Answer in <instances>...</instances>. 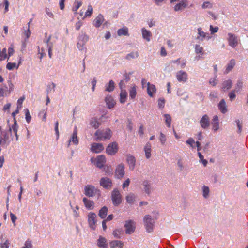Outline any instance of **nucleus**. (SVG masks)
I'll list each match as a JSON object with an SVG mask.
<instances>
[{
    "mask_svg": "<svg viewBox=\"0 0 248 248\" xmlns=\"http://www.w3.org/2000/svg\"><path fill=\"white\" fill-rule=\"evenodd\" d=\"M95 136H96L97 140H109L112 136V132L109 128L103 130H98L95 133Z\"/></svg>",
    "mask_w": 248,
    "mask_h": 248,
    "instance_id": "f257e3e1",
    "label": "nucleus"
},
{
    "mask_svg": "<svg viewBox=\"0 0 248 248\" xmlns=\"http://www.w3.org/2000/svg\"><path fill=\"white\" fill-rule=\"evenodd\" d=\"M84 194L86 196L93 197L96 195H100V191L93 186L88 185L84 187Z\"/></svg>",
    "mask_w": 248,
    "mask_h": 248,
    "instance_id": "f03ea898",
    "label": "nucleus"
},
{
    "mask_svg": "<svg viewBox=\"0 0 248 248\" xmlns=\"http://www.w3.org/2000/svg\"><path fill=\"white\" fill-rule=\"evenodd\" d=\"M143 221L146 231L148 232H151L153 231L155 225L154 220L149 215H146L143 218Z\"/></svg>",
    "mask_w": 248,
    "mask_h": 248,
    "instance_id": "7ed1b4c3",
    "label": "nucleus"
},
{
    "mask_svg": "<svg viewBox=\"0 0 248 248\" xmlns=\"http://www.w3.org/2000/svg\"><path fill=\"white\" fill-rule=\"evenodd\" d=\"M111 200L113 205L118 206L122 202V196L117 189H114L111 192Z\"/></svg>",
    "mask_w": 248,
    "mask_h": 248,
    "instance_id": "20e7f679",
    "label": "nucleus"
},
{
    "mask_svg": "<svg viewBox=\"0 0 248 248\" xmlns=\"http://www.w3.org/2000/svg\"><path fill=\"white\" fill-rule=\"evenodd\" d=\"M124 227L125 228V231L126 234H132L135 230V222L132 220H126L125 222Z\"/></svg>",
    "mask_w": 248,
    "mask_h": 248,
    "instance_id": "39448f33",
    "label": "nucleus"
},
{
    "mask_svg": "<svg viewBox=\"0 0 248 248\" xmlns=\"http://www.w3.org/2000/svg\"><path fill=\"white\" fill-rule=\"evenodd\" d=\"M118 151V144L116 142L110 143L106 148V153L109 155H114Z\"/></svg>",
    "mask_w": 248,
    "mask_h": 248,
    "instance_id": "423d86ee",
    "label": "nucleus"
},
{
    "mask_svg": "<svg viewBox=\"0 0 248 248\" xmlns=\"http://www.w3.org/2000/svg\"><path fill=\"white\" fill-rule=\"evenodd\" d=\"M88 222L89 225L93 230H95L96 223V215L93 212H90L88 214Z\"/></svg>",
    "mask_w": 248,
    "mask_h": 248,
    "instance_id": "0eeeda50",
    "label": "nucleus"
},
{
    "mask_svg": "<svg viewBox=\"0 0 248 248\" xmlns=\"http://www.w3.org/2000/svg\"><path fill=\"white\" fill-rule=\"evenodd\" d=\"M100 185L105 189H110L112 186V181L108 177H103L100 180Z\"/></svg>",
    "mask_w": 248,
    "mask_h": 248,
    "instance_id": "6e6552de",
    "label": "nucleus"
},
{
    "mask_svg": "<svg viewBox=\"0 0 248 248\" xmlns=\"http://www.w3.org/2000/svg\"><path fill=\"white\" fill-rule=\"evenodd\" d=\"M115 173L116 177L118 179H121L124 177L125 173L124 164L121 163L117 166Z\"/></svg>",
    "mask_w": 248,
    "mask_h": 248,
    "instance_id": "1a4fd4ad",
    "label": "nucleus"
},
{
    "mask_svg": "<svg viewBox=\"0 0 248 248\" xmlns=\"http://www.w3.org/2000/svg\"><path fill=\"white\" fill-rule=\"evenodd\" d=\"M228 41L229 43V45L234 48L238 45V39L237 37L233 34L229 33L228 34Z\"/></svg>",
    "mask_w": 248,
    "mask_h": 248,
    "instance_id": "9d476101",
    "label": "nucleus"
},
{
    "mask_svg": "<svg viewBox=\"0 0 248 248\" xmlns=\"http://www.w3.org/2000/svg\"><path fill=\"white\" fill-rule=\"evenodd\" d=\"M177 80L180 82H186L188 79L186 72L181 70L177 72L176 75Z\"/></svg>",
    "mask_w": 248,
    "mask_h": 248,
    "instance_id": "9b49d317",
    "label": "nucleus"
},
{
    "mask_svg": "<svg viewBox=\"0 0 248 248\" xmlns=\"http://www.w3.org/2000/svg\"><path fill=\"white\" fill-rule=\"evenodd\" d=\"M201 126L203 129H206L210 126V119L207 114L204 115L200 121Z\"/></svg>",
    "mask_w": 248,
    "mask_h": 248,
    "instance_id": "f8f14e48",
    "label": "nucleus"
},
{
    "mask_svg": "<svg viewBox=\"0 0 248 248\" xmlns=\"http://www.w3.org/2000/svg\"><path fill=\"white\" fill-rule=\"evenodd\" d=\"M71 142H72L75 145H78V128L77 126L74 127L72 135L69 140V143L68 144V147L69 146Z\"/></svg>",
    "mask_w": 248,
    "mask_h": 248,
    "instance_id": "ddd939ff",
    "label": "nucleus"
},
{
    "mask_svg": "<svg viewBox=\"0 0 248 248\" xmlns=\"http://www.w3.org/2000/svg\"><path fill=\"white\" fill-rule=\"evenodd\" d=\"M103 149L104 147L102 143H93L91 145V150L93 153H99Z\"/></svg>",
    "mask_w": 248,
    "mask_h": 248,
    "instance_id": "4468645a",
    "label": "nucleus"
},
{
    "mask_svg": "<svg viewBox=\"0 0 248 248\" xmlns=\"http://www.w3.org/2000/svg\"><path fill=\"white\" fill-rule=\"evenodd\" d=\"M95 160H96L95 165L96 167L99 168H102L106 163V158L103 155L98 156L95 159Z\"/></svg>",
    "mask_w": 248,
    "mask_h": 248,
    "instance_id": "2eb2a0df",
    "label": "nucleus"
},
{
    "mask_svg": "<svg viewBox=\"0 0 248 248\" xmlns=\"http://www.w3.org/2000/svg\"><path fill=\"white\" fill-rule=\"evenodd\" d=\"M83 202L86 209L93 210L94 207V203L93 201L89 200L86 197L83 198Z\"/></svg>",
    "mask_w": 248,
    "mask_h": 248,
    "instance_id": "dca6fc26",
    "label": "nucleus"
},
{
    "mask_svg": "<svg viewBox=\"0 0 248 248\" xmlns=\"http://www.w3.org/2000/svg\"><path fill=\"white\" fill-rule=\"evenodd\" d=\"M188 3L186 0H181L174 7L175 11H181L187 6Z\"/></svg>",
    "mask_w": 248,
    "mask_h": 248,
    "instance_id": "f3484780",
    "label": "nucleus"
},
{
    "mask_svg": "<svg viewBox=\"0 0 248 248\" xmlns=\"http://www.w3.org/2000/svg\"><path fill=\"white\" fill-rule=\"evenodd\" d=\"M97 245L100 248H108V247L107 239L101 236H100L97 240Z\"/></svg>",
    "mask_w": 248,
    "mask_h": 248,
    "instance_id": "a211bd4d",
    "label": "nucleus"
},
{
    "mask_svg": "<svg viewBox=\"0 0 248 248\" xmlns=\"http://www.w3.org/2000/svg\"><path fill=\"white\" fill-rule=\"evenodd\" d=\"M105 100L107 107L109 109L113 108L116 104V102L113 97L110 95H107L106 97Z\"/></svg>",
    "mask_w": 248,
    "mask_h": 248,
    "instance_id": "6ab92c4d",
    "label": "nucleus"
},
{
    "mask_svg": "<svg viewBox=\"0 0 248 248\" xmlns=\"http://www.w3.org/2000/svg\"><path fill=\"white\" fill-rule=\"evenodd\" d=\"M104 21V16L102 14H99L93 22V25L96 28L100 27Z\"/></svg>",
    "mask_w": 248,
    "mask_h": 248,
    "instance_id": "aec40b11",
    "label": "nucleus"
},
{
    "mask_svg": "<svg viewBox=\"0 0 248 248\" xmlns=\"http://www.w3.org/2000/svg\"><path fill=\"white\" fill-rule=\"evenodd\" d=\"M142 185L143 186V189L145 192L147 194L150 195L152 190V186L150 182L149 181L145 180L143 181Z\"/></svg>",
    "mask_w": 248,
    "mask_h": 248,
    "instance_id": "412c9836",
    "label": "nucleus"
},
{
    "mask_svg": "<svg viewBox=\"0 0 248 248\" xmlns=\"http://www.w3.org/2000/svg\"><path fill=\"white\" fill-rule=\"evenodd\" d=\"M9 139V136L5 131L0 130V145H4Z\"/></svg>",
    "mask_w": 248,
    "mask_h": 248,
    "instance_id": "4be33fe9",
    "label": "nucleus"
},
{
    "mask_svg": "<svg viewBox=\"0 0 248 248\" xmlns=\"http://www.w3.org/2000/svg\"><path fill=\"white\" fill-rule=\"evenodd\" d=\"M110 248H122L124 243L121 241L113 240L109 243Z\"/></svg>",
    "mask_w": 248,
    "mask_h": 248,
    "instance_id": "5701e85b",
    "label": "nucleus"
},
{
    "mask_svg": "<svg viewBox=\"0 0 248 248\" xmlns=\"http://www.w3.org/2000/svg\"><path fill=\"white\" fill-rule=\"evenodd\" d=\"M17 129H18V125L16 120H15V122L14 123V124L12 126V127H9V131L10 133L13 132L15 134L16 137V140H18V136L17 135Z\"/></svg>",
    "mask_w": 248,
    "mask_h": 248,
    "instance_id": "b1692460",
    "label": "nucleus"
},
{
    "mask_svg": "<svg viewBox=\"0 0 248 248\" xmlns=\"http://www.w3.org/2000/svg\"><path fill=\"white\" fill-rule=\"evenodd\" d=\"M147 84L148 94L150 97H153L154 93L156 92L155 86L153 84H150V82H148Z\"/></svg>",
    "mask_w": 248,
    "mask_h": 248,
    "instance_id": "393cba45",
    "label": "nucleus"
},
{
    "mask_svg": "<svg viewBox=\"0 0 248 248\" xmlns=\"http://www.w3.org/2000/svg\"><path fill=\"white\" fill-rule=\"evenodd\" d=\"M126 160L129 165V169L133 170L135 166V158L132 155L128 156Z\"/></svg>",
    "mask_w": 248,
    "mask_h": 248,
    "instance_id": "a878e982",
    "label": "nucleus"
},
{
    "mask_svg": "<svg viewBox=\"0 0 248 248\" xmlns=\"http://www.w3.org/2000/svg\"><path fill=\"white\" fill-rule=\"evenodd\" d=\"M218 109L222 113L224 114L227 111V106L224 99L221 100L218 105Z\"/></svg>",
    "mask_w": 248,
    "mask_h": 248,
    "instance_id": "bb28decb",
    "label": "nucleus"
},
{
    "mask_svg": "<svg viewBox=\"0 0 248 248\" xmlns=\"http://www.w3.org/2000/svg\"><path fill=\"white\" fill-rule=\"evenodd\" d=\"M151 144L150 142H147L144 148V150L145 153L146 157L149 159L151 156Z\"/></svg>",
    "mask_w": 248,
    "mask_h": 248,
    "instance_id": "cd10ccee",
    "label": "nucleus"
},
{
    "mask_svg": "<svg viewBox=\"0 0 248 248\" xmlns=\"http://www.w3.org/2000/svg\"><path fill=\"white\" fill-rule=\"evenodd\" d=\"M142 34L143 38L147 41L149 42L150 41L151 37L152 36V33L149 31L147 30L145 28H142Z\"/></svg>",
    "mask_w": 248,
    "mask_h": 248,
    "instance_id": "c85d7f7f",
    "label": "nucleus"
},
{
    "mask_svg": "<svg viewBox=\"0 0 248 248\" xmlns=\"http://www.w3.org/2000/svg\"><path fill=\"white\" fill-rule=\"evenodd\" d=\"M198 34L196 39L200 41H202L204 38L206 37L207 33L202 31L201 28H198Z\"/></svg>",
    "mask_w": 248,
    "mask_h": 248,
    "instance_id": "c756f323",
    "label": "nucleus"
},
{
    "mask_svg": "<svg viewBox=\"0 0 248 248\" xmlns=\"http://www.w3.org/2000/svg\"><path fill=\"white\" fill-rule=\"evenodd\" d=\"M232 82L231 79L225 80L222 83V89L224 91L228 90L232 87Z\"/></svg>",
    "mask_w": 248,
    "mask_h": 248,
    "instance_id": "7c9ffc66",
    "label": "nucleus"
},
{
    "mask_svg": "<svg viewBox=\"0 0 248 248\" xmlns=\"http://www.w3.org/2000/svg\"><path fill=\"white\" fill-rule=\"evenodd\" d=\"M108 208L106 206H104L102 208H101L98 213V215L100 217V218L102 219L105 218L107 215L108 213Z\"/></svg>",
    "mask_w": 248,
    "mask_h": 248,
    "instance_id": "2f4dec72",
    "label": "nucleus"
},
{
    "mask_svg": "<svg viewBox=\"0 0 248 248\" xmlns=\"http://www.w3.org/2000/svg\"><path fill=\"white\" fill-rule=\"evenodd\" d=\"M117 34L120 36L122 35H129L128 33V29L126 27H124L121 29H119L117 31Z\"/></svg>",
    "mask_w": 248,
    "mask_h": 248,
    "instance_id": "473e14b6",
    "label": "nucleus"
},
{
    "mask_svg": "<svg viewBox=\"0 0 248 248\" xmlns=\"http://www.w3.org/2000/svg\"><path fill=\"white\" fill-rule=\"evenodd\" d=\"M115 88V83L114 82L111 80L109 81L108 84L106 85L105 86V91L107 92H112L114 90Z\"/></svg>",
    "mask_w": 248,
    "mask_h": 248,
    "instance_id": "72a5a7b5",
    "label": "nucleus"
},
{
    "mask_svg": "<svg viewBox=\"0 0 248 248\" xmlns=\"http://www.w3.org/2000/svg\"><path fill=\"white\" fill-rule=\"evenodd\" d=\"M235 65V62L234 59H232L228 64L225 73L227 74L231 71Z\"/></svg>",
    "mask_w": 248,
    "mask_h": 248,
    "instance_id": "f704fd0d",
    "label": "nucleus"
},
{
    "mask_svg": "<svg viewBox=\"0 0 248 248\" xmlns=\"http://www.w3.org/2000/svg\"><path fill=\"white\" fill-rule=\"evenodd\" d=\"M127 96V93L125 90H122L120 93V101L122 103H124L126 101Z\"/></svg>",
    "mask_w": 248,
    "mask_h": 248,
    "instance_id": "c9c22d12",
    "label": "nucleus"
},
{
    "mask_svg": "<svg viewBox=\"0 0 248 248\" xmlns=\"http://www.w3.org/2000/svg\"><path fill=\"white\" fill-rule=\"evenodd\" d=\"M164 117L165 118V121L167 126L170 127L172 121L171 116L169 114H166L164 115Z\"/></svg>",
    "mask_w": 248,
    "mask_h": 248,
    "instance_id": "e433bc0d",
    "label": "nucleus"
},
{
    "mask_svg": "<svg viewBox=\"0 0 248 248\" xmlns=\"http://www.w3.org/2000/svg\"><path fill=\"white\" fill-rule=\"evenodd\" d=\"M123 232V231L122 229H115L113 231L112 234L115 238H120L121 237V235Z\"/></svg>",
    "mask_w": 248,
    "mask_h": 248,
    "instance_id": "4c0bfd02",
    "label": "nucleus"
},
{
    "mask_svg": "<svg viewBox=\"0 0 248 248\" xmlns=\"http://www.w3.org/2000/svg\"><path fill=\"white\" fill-rule=\"evenodd\" d=\"M90 124L92 127L95 129L97 128L100 125V123L97 121V119L95 118L91 119Z\"/></svg>",
    "mask_w": 248,
    "mask_h": 248,
    "instance_id": "58836bf2",
    "label": "nucleus"
},
{
    "mask_svg": "<svg viewBox=\"0 0 248 248\" xmlns=\"http://www.w3.org/2000/svg\"><path fill=\"white\" fill-rule=\"evenodd\" d=\"M135 196L133 193H130L126 197V202L129 204L133 203L135 201Z\"/></svg>",
    "mask_w": 248,
    "mask_h": 248,
    "instance_id": "ea45409f",
    "label": "nucleus"
},
{
    "mask_svg": "<svg viewBox=\"0 0 248 248\" xmlns=\"http://www.w3.org/2000/svg\"><path fill=\"white\" fill-rule=\"evenodd\" d=\"M195 52L196 54H200L203 55L204 53V49L203 47L199 45H196L195 46Z\"/></svg>",
    "mask_w": 248,
    "mask_h": 248,
    "instance_id": "a19ab883",
    "label": "nucleus"
},
{
    "mask_svg": "<svg viewBox=\"0 0 248 248\" xmlns=\"http://www.w3.org/2000/svg\"><path fill=\"white\" fill-rule=\"evenodd\" d=\"M139 56V53L138 52H132L129 54H128L125 57V59L128 60H130L132 59L137 58Z\"/></svg>",
    "mask_w": 248,
    "mask_h": 248,
    "instance_id": "79ce46f5",
    "label": "nucleus"
},
{
    "mask_svg": "<svg viewBox=\"0 0 248 248\" xmlns=\"http://www.w3.org/2000/svg\"><path fill=\"white\" fill-rule=\"evenodd\" d=\"M82 2L81 1H75L74 3V5L73 7L72 10L75 13H76L78 10L79 9V8L82 5Z\"/></svg>",
    "mask_w": 248,
    "mask_h": 248,
    "instance_id": "37998d69",
    "label": "nucleus"
},
{
    "mask_svg": "<svg viewBox=\"0 0 248 248\" xmlns=\"http://www.w3.org/2000/svg\"><path fill=\"white\" fill-rule=\"evenodd\" d=\"M50 39H51V36H49V37L48 38L47 41H46V43L47 44V46L48 47V56L50 58H51L52 57V45H50L49 44V42L50 41Z\"/></svg>",
    "mask_w": 248,
    "mask_h": 248,
    "instance_id": "c03bdc74",
    "label": "nucleus"
},
{
    "mask_svg": "<svg viewBox=\"0 0 248 248\" xmlns=\"http://www.w3.org/2000/svg\"><path fill=\"white\" fill-rule=\"evenodd\" d=\"M6 68L7 69L11 70L14 68L17 69L18 68V65L15 62H8L6 65Z\"/></svg>",
    "mask_w": 248,
    "mask_h": 248,
    "instance_id": "a18cd8bd",
    "label": "nucleus"
},
{
    "mask_svg": "<svg viewBox=\"0 0 248 248\" xmlns=\"http://www.w3.org/2000/svg\"><path fill=\"white\" fill-rule=\"evenodd\" d=\"M136 89L135 86L132 87L129 91V96L132 99L135 98L136 95Z\"/></svg>",
    "mask_w": 248,
    "mask_h": 248,
    "instance_id": "49530a36",
    "label": "nucleus"
},
{
    "mask_svg": "<svg viewBox=\"0 0 248 248\" xmlns=\"http://www.w3.org/2000/svg\"><path fill=\"white\" fill-rule=\"evenodd\" d=\"M242 87H243L242 80V79H239L237 82L234 90H235L236 91V92H240L241 89L242 88Z\"/></svg>",
    "mask_w": 248,
    "mask_h": 248,
    "instance_id": "de8ad7c7",
    "label": "nucleus"
},
{
    "mask_svg": "<svg viewBox=\"0 0 248 248\" xmlns=\"http://www.w3.org/2000/svg\"><path fill=\"white\" fill-rule=\"evenodd\" d=\"M202 190L203 197L205 198H207L209 196L210 192L209 188L206 186H204L202 187Z\"/></svg>",
    "mask_w": 248,
    "mask_h": 248,
    "instance_id": "09e8293b",
    "label": "nucleus"
},
{
    "mask_svg": "<svg viewBox=\"0 0 248 248\" xmlns=\"http://www.w3.org/2000/svg\"><path fill=\"white\" fill-rule=\"evenodd\" d=\"M159 140L161 142V144L162 145H164L166 141V140H167V139H166V136L162 133V132H160V136L159 137Z\"/></svg>",
    "mask_w": 248,
    "mask_h": 248,
    "instance_id": "8fccbe9b",
    "label": "nucleus"
},
{
    "mask_svg": "<svg viewBox=\"0 0 248 248\" xmlns=\"http://www.w3.org/2000/svg\"><path fill=\"white\" fill-rule=\"evenodd\" d=\"M213 7V4L210 2V1H205L203 3L202 5V9H211Z\"/></svg>",
    "mask_w": 248,
    "mask_h": 248,
    "instance_id": "3c124183",
    "label": "nucleus"
},
{
    "mask_svg": "<svg viewBox=\"0 0 248 248\" xmlns=\"http://www.w3.org/2000/svg\"><path fill=\"white\" fill-rule=\"evenodd\" d=\"M92 12H93V8H92V6L91 5H88V9L86 11L85 14V17L91 16L92 15Z\"/></svg>",
    "mask_w": 248,
    "mask_h": 248,
    "instance_id": "603ef678",
    "label": "nucleus"
},
{
    "mask_svg": "<svg viewBox=\"0 0 248 248\" xmlns=\"http://www.w3.org/2000/svg\"><path fill=\"white\" fill-rule=\"evenodd\" d=\"M165 101L164 98H159L158 100V107L160 108H163L165 106Z\"/></svg>",
    "mask_w": 248,
    "mask_h": 248,
    "instance_id": "864d4df0",
    "label": "nucleus"
},
{
    "mask_svg": "<svg viewBox=\"0 0 248 248\" xmlns=\"http://www.w3.org/2000/svg\"><path fill=\"white\" fill-rule=\"evenodd\" d=\"M25 116H26L25 118H26V121L29 123L31 121V116L30 115V112H29V110H28V109H27V108L25 109Z\"/></svg>",
    "mask_w": 248,
    "mask_h": 248,
    "instance_id": "5fc2aeb1",
    "label": "nucleus"
},
{
    "mask_svg": "<svg viewBox=\"0 0 248 248\" xmlns=\"http://www.w3.org/2000/svg\"><path fill=\"white\" fill-rule=\"evenodd\" d=\"M236 92V91L235 90H233L229 93L228 95H229V97L231 101H232L235 98L236 95H235V93Z\"/></svg>",
    "mask_w": 248,
    "mask_h": 248,
    "instance_id": "6e6d98bb",
    "label": "nucleus"
},
{
    "mask_svg": "<svg viewBox=\"0 0 248 248\" xmlns=\"http://www.w3.org/2000/svg\"><path fill=\"white\" fill-rule=\"evenodd\" d=\"M52 88H51V85H48L47 86V89H46V92H47V94H48L50 92H51V91H52V90H53V91L54 92L55 91V88L56 87V85L55 84H54V83H52Z\"/></svg>",
    "mask_w": 248,
    "mask_h": 248,
    "instance_id": "4d7b16f0",
    "label": "nucleus"
},
{
    "mask_svg": "<svg viewBox=\"0 0 248 248\" xmlns=\"http://www.w3.org/2000/svg\"><path fill=\"white\" fill-rule=\"evenodd\" d=\"M10 217H11V219L12 222V223L14 224V226H16V220L17 219L16 216V215H15L13 213H11V212L10 214Z\"/></svg>",
    "mask_w": 248,
    "mask_h": 248,
    "instance_id": "13d9d810",
    "label": "nucleus"
},
{
    "mask_svg": "<svg viewBox=\"0 0 248 248\" xmlns=\"http://www.w3.org/2000/svg\"><path fill=\"white\" fill-rule=\"evenodd\" d=\"M24 99H25L24 97H21L17 100V108L20 109L22 108V103H23V102Z\"/></svg>",
    "mask_w": 248,
    "mask_h": 248,
    "instance_id": "bf43d9fd",
    "label": "nucleus"
},
{
    "mask_svg": "<svg viewBox=\"0 0 248 248\" xmlns=\"http://www.w3.org/2000/svg\"><path fill=\"white\" fill-rule=\"evenodd\" d=\"M59 126V122L58 121H56L55 124V131L56 133V135L57 136V139H58L59 137V132L58 129Z\"/></svg>",
    "mask_w": 248,
    "mask_h": 248,
    "instance_id": "052dcab7",
    "label": "nucleus"
},
{
    "mask_svg": "<svg viewBox=\"0 0 248 248\" xmlns=\"http://www.w3.org/2000/svg\"><path fill=\"white\" fill-rule=\"evenodd\" d=\"M218 30V28L217 27H214L212 25L210 26V31L211 32V34H214L216 32H217Z\"/></svg>",
    "mask_w": 248,
    "mask_h": 248,
    "instance_id": "680f3d73",
    "label": "nucleus"
},
{
    "mask_svg": "<svg viewBox=\"0 0 248 248\" xmlns=\"http://www.w3.org/2000/svg\"><path fill=\"white\" fill-rule=\"evenodd\" d=\"M236 122L237 123V125L238 128V132L239 133H240L242 131V123L238 120L236 121Z\"/></svg>",
    "mask_w": 248,
    "mask_h": 248,
    "instance_id": "e2e57ef3",
    "label": "nucleus"
},
{
    "mask_svg": "<svg viewBox=\"0 0 248 248\" xmlns=\"http://www.w3.org/2000/svg\"><path fill=\"white\" fill-rule=\"evenodd\" d=\"M24 245L25 246L22 248H32V244L31 241H26Z\"/></svg>",
    "mask_w": 248,
    "mask_h": 248,
    "instance_id": "0e129e2a",
    "label": "nucleus"
},
{
    "mask_svg": "<svg viewBox=\"0 0 248 248\" xmlns=\"http://www.w3.org/2000/svg\"><path fill=\"white\" fill-rule=\"evenodd\" d=\"M212 126H213V130L214 131H217L219 128V123H212Z\"/></svg>",
    "mask_w": 248,
    "mask_h": 248,
    "instance_id": "69168bd1",
    "label": "nucleus"
},
{
    "mask_svg": "<svg viewBox=\"0 0 248 248\" xmlns=\"http://www.w3.org/2000/svg\"><path fill=\"white\" fill-rule=\"evenodd\" d=\"M195 142L194 140L190 138H189L186 141V143L189 145L191 147L193 148V144Z\"/></svg>",
    "mask_w": 248,
    "mask_h": 248,
    "instance_id": "338daca9",
    "label": "nucleus"
},
{
    "mask_svg": "<svg viewBox=\"0 0 248 248\" xmlns=\"http://www.w3.org/2000/svg\"><path fill=\"white\" fill-rule=\"evenodd\" d=\"M9 244L8 240H7L4 243L1 244V248H8Z\"/></svg>",
    "mask_w": 248,
    "mask_h": 248,
    "instance_id": "774afa93",
    "label": "nucleus"
}]
</instances>
